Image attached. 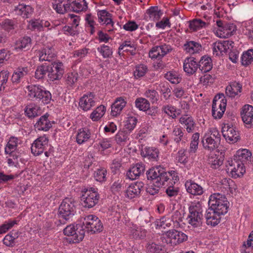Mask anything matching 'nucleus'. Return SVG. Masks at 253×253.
I'll return each instance as SVG.
<instances>
[{
  "label": "nucleus",
  "instance_id": "1",
  "mask_svg": "<svg viewBox=\"0 0 253 253\" xmlns=\"http://www.w3.org/2000/svg\"><path fill=\"white\" fill-rule=\"evenodd\" d=\"M25 91L28 97L32 100L41 101L43 104L49 103L51 100L50 92L40 85L30 84L26 87Z\"/></svg>",
  "mask_w": 253,
  "mask_h": 253
},
{
  "label": "nucleus",
  "instance_id": "2",
  "mask_svg": "<svg viewBox=\"0 0 253 253\" xmlns=\"http://www.w3.org/2000/svg\"><path fill=\"white\" fill-rule=\"evenodd\" d=\"M82 230L88 233L94 234L102 231L103 225L101 220L95 215H85L82 218Z\"/></svg>",
  "mask_w": 253,
  "mask_h": 253
},
{
  "label": "nucleus",
  "instance_id": "3",
  "mask_svg": "<svg viewBox=\"0 0 253 253\" xmlns=\"http://www.w3.org/2000/svg\"><path fill=\"white\" fill-rule=\"evenodd\" d=\"M189 212L186 218L187 223L193 228L200 226L203 217L202 205L199 202L191 203L189 207Z\"/></svg>",
  "mask_w": 253,
  "mask_h": 253
},
{
  "label": "nucleus",
  "instance_id": "4",
  "mask_svg": "<svg viewBox=\"0 0 253 253\" xmlns=\"http://www.w3.org/2000/svg\"><path fill=\"white\" fill-rule=\"evenodd\" d=\"M210 208L219 213L225 214L228 211L229 202L225 196L219 193H214L210 196L209 200Z\"/></svg>",
  "mask_w": 253,
  "mask_h": 253
},
{
  "label": "nucleus",
  "instance_id": "5",
  "mask_svg": "<svg viewBox=\"0 0 253 253\" xmlns=\"http://www.w3.org/2000/svg\"><path fill=\"white\" fill-rule=\"evenodd\" d=\"M226 100L223 94L216 95L212 102V115L215 119H220L226 109Z\"/></svg>",
  "mask_w": 253,
  "mask_h": 253
},
{
  "label": "nucleus",
  "instance_id": "6",
  "mask_svg": "<svg viewBox=\"0 0 253 253\" xmlns=\"http://www.w3.org/2000/svg\"><path fill=\"white\" fill-rule=\"evenodd\" d=\"M76 208L73 200L70 198H65L61 203L59 208V216L65 220L74 215Z\"/></svg>",
  "mask_w": 253,
  "mask_h": 253
},
{
  "label": "nucleus",
  "instance_id": "7",
  "mask_svg": "<svg viewBox=\"0 0 253 253\" xmlns=\"http://www.w3.org/2000/svg\"><path fill=\"white\" fill-rule=\"evenodd\" d=\"M209 133H205L203 136L202 143L204 148L208 151H211L218 147L220 140V135L217 129H212L210 135L212 134L214 138H211Z\"/></svg>",
  "mask_w": 253,
  "mask_h": 253
},
{
  "label": "nucleus",
  "instance_id": "8",
  "mask_svg": "<svg viewBox=\"0 0 253 253\" xmlns=\"http://www.w3.org/2000/svg\"><path fill=\"white\" fill-rule=\"evenodd\" d=\"M163 238L165 242L171 245H176L186 241L187 236L184 233L177 230H171L166 232L163 234Z\"/></svg>",
  "mask_w": 253,
  "mask_h": 253
},
{
  "label": "nucleus",
  "instance_id": "9",
  "mask_svg": "<svg viewBox=\"0 0 253 253\" xmlns=\"http://www.w3.org/2000/svg\"><path fill=\"white\" fill-rule=\"evenodd\" d=\"M98 199L99 195L97 189L94 188L86 189L81 197L82 205L87 208L94 207L98 203Z\"/></svg>",
  "mask_w": 253,
  "mask_h": 253
},
{
  "label": "nucleus",
  "instance_id": "10",
  "mask_svg": "<svg viewBox=\"0 0 253 253\" xmlns=\"http://www.w3.org/2000/svg\"><path fill=\"white\" fill-rule=\"evenodd\" d=\"M216 24L218 26L214 33L219 38H227L233 35L236 30V26L233 23L223 24L221 21H217Z\"/></svg>",
  "mask_w": 253,
  "mask_h": 253
},
{
  "label": "nucleus",
  "instance_id": "11",
  "mask_svg": "<svg viewBox=\"0 0 253 253\" xmlns=\"http://www.w3.org/2000/svg\"><path fill=\"white\" fill-rule=\"evenodd\" d=\"M227 167L231 177L234 178L243 176L246 172L244 164L242 162L233 160V159L228 161Z\"/></svg>",
  "mask_w": 253,
  "mask_h": 253
},
{
  "label": "nucleus",
  "instance_id": "12",
  "mask_svg": "<svg viewBox=\"0 0 253 253\" xmlns=\"http://www.w3.org/2000/svg\"><path fill=\"white\" fill-rule=\"evenodd\" d=\"M172 50L171 46L166 43L153 47L149 52V56L152 59H161Z\"/></svg>",
  "mask_w": 253,
  "mask_h": 253
},
{
  "label": "nucleus",
  "instance_id": "13",
  "mask_svg": "<svg viewBox=\"0 0 253 253\" xmlns=\"http://www.w3.org/2000/svg\"><path fill=\"white\" fill-rule=\"evenodd\" d=\"M45 28L51 30L53 28V25L48 20L39 18H33L28 21L27 28L31 31L41 32Z\"/></svg>",
  "mask_w": 253,
  "mask_h": 253
},
{
  "label": "nucleus",
  "instance_id": "14",
  "mask_svg": "<svg viewBox=\"0 0 253 253\" xmlns=\"http://www.w3.org/2000/svg\"><path fill=\"white\" fill-rule=\"evenodd\" d=\"M165 172L164 169L160 166L153 168L147 172V178L156 183L157 181L161 182L162 184L166 182Z\"/></svg>",
  "mask_w": 253,
  "mask_h": 253
},
{
  "label": "nucleus",
  "instance_id": "15",
  "mask_svg": "<svg viewBox=\"0 0 253 253\" xmlns=\"http://www.w3.org/2000/svg\"><path fill=\"white\" fill-rule=\"evenodd\" d=\"M48 139L44 135L37 138L33 143L31 146V152L36 156H38L42 153L47 148L48 145Z\"/></svg>",
  "mask_w": 253,
  "mask_h": 253
},
{
  "label": "nucleus",
  "instance_id": "16",
  "mask_svg": "<svg viewBox=\"0 0 253 253\" xmlns=\"http://www.w3.org/2000/svg\"><path fill=\"white\" fill-rule=\"evenodd\" d=\"M222 133L223 137L229 143H234L239 139L238 131L234 127L228 124L223 125Z\"/></svg>",
  "mask_w": 253,
  "mask_h": 253
},
{
  "label": "nucleus",
  "instance_id": "17",
  "mask_svg": "<svg viewBox=\"0 0 253 253\" xmlns=\"http://www.w3.org/2000/svg\"><path fill=\"white\" fill-rule=\"evenodd\" d=\"M64 73V66L61 62H54L49 66L48 77L51 81L60 80Z\"/></svg>",
  "mask_w": 253,
  "mask_h": 253
},
{
  "label": "nucleus",
  "instance_id": "18",
  "mask_svg": "<svg viewBox=\"0 0 253 253\" xmlns=\"http://www.w3.org/2000/svg\"><path fill=\"white\" fill-rule=\"evenodd\" d=\"M97 102L95 95L92 93L84 94L80 99L79 106L84 111H88L94 107Z\"/></svg>",
  "mask_w": 253,
  "mask_h": 253
},
{
  "label": "nucleus",
  "instance_id": "19",
  "mask_svg": "<svg viewBox=\"0 0 253 253\" xmlns=\"http://www.w3.org/2000/svg\"><path fill=\"white\" fill-rule=\"evenodd\" d=\"M63 233L66 236H72L74 242L78 243L84 239L85 231L82 230L80 231H78L74 225L70 224L64 229Z\"/></svg>",
  "mask_w": 253,
  "mask_h": 253
},
{
  "label": "nucleus",
  "instance_id": "20",
  "mask_svg": "<svg viewBox=\"0 0 253 253\" xmlns=\"http://www.w3.org/2000/svg\"><path fill=\"white\" fill-rule=\"evenodd\" d=\"M233 44L234 42L230 41L215 42L213 44V54L216 56L222 55L227 52L230 47H232Z\"/></svg>",
  "mask_w": 253,
  "mask_h": 253
},
{
  "label": "nucleus",
  "instance_id": "21",
  "mask_svg": "<svg viewBox=\"0 0 253 253\" xmlns=\"http://www.w3.org/2000/svg\"><path fill=\"white\" fill-rule=\"evenodd\" d=\"M144 184L141 181L131 183L126 191V196L129 199L134 198L140 194L143 188Z\"/></svg>",
  "mask_w": 253,
  "mask_h": 253
},
{
  "label": "nucleus",
  "instance_id": "22",
  "mask_svg": "<svg viewBox=\"0 0 253 253\" xmlns=\"http://www.w3.org/2000/svg\"><path fill=\"white\" fill-rule=\"evenodd\" d=\"M21 141L17 137H11L9 139L5 147L4 152L6 155L16 157L17 149L18 144Z\"/></svg>",
  "mask_w": 253,
  "mask_h": 253
},
{
  "label": "nucleus",
  "instance_id": "23",
  "mask_svg": "<svg viewBox=\"0 0 253 253\" xmlns=\"http://www.w3.org/2000/svg\"><path fill=\"white\" fill-rule=\"evenodd\" d=\"M223 214V213H219L215 210L209 208L205 214L207 224L213 226L217 225L220 222L221 215Z\"/></svg>",
  "mask_w": 253,
  "mask_h": 253
},
{
  "label": "nucleus",
  "instance_id": "24",
  "mask_svg": "<svg viewBox=\"0 0 253 253\" xmlns=\"http://www.w3.org/2000/svg\"><path fill=\"white\" fill-rule=\"evenodd\" d=\"M242 120L245 124L250 126L253 124V107L252 105H245L241 112Z\"/></svg>",
  "mask_w": 253,
  "mask_h": 253
},
{
  "label": "nucleus",
  "instance_id": "25",
  "mask_svg": "<svg viewBox=\"0 0 253 253\" xmlns=\"http://www.w3.org/2000/svg\"><path fill=\"white\" fill-rule=\"evenodd\" d=\"M145 170V167L141 163H137L131 167L126 173L127 177L130 180L137 179Z\"/></svg>",
  "mask_w": 253,
  "mask_h": 253
},
{
  "label": "nucleus",
  "instance_id": "26",
  "mask_svg": "<svg viewBox=\"0 0 253 253\" xmlns=\"http://www.w3.org/2000/svg\"><path fill=\"white\" fill-rule=\"evenodd\" d=\"M70 1L69 0H53L52 7L59 14H64L70 10Z\"/></svg>",
  "mask_w": 253,
  "mask_h": 253
},
{
  "label": "nucleus",
  "instance_id": "27",
  "mask_svg": "<svg viewBox=\"0 0 253 253\" xmlns=\"http://www.w3.org/2000/svg\"><path fill=\"white\" fill-rule=\"evenodd\" d=\"M31 39L29 37L20 38L14 43V49L17 51L27 50L31 46Z\"/></svg>",
  "mask_w": 253,
  "mask_h": 253
},
{
  "label": "nucleus",
  "instance_id": "28",
  "mask_svg": "<svg viewBox=\"0 0 253 253\" xmlns=\"http://www.w3.org/2000/svg\"><path fill=\"white\" fill-rule=\"evenodd\" d=\"M40 61H50L56 55L54 49L52 47L47 46L37 52Z\"/></svg>",
  "mask_w": 253,
  "mask_h": 253
},
{
  "label": "nucleus",
  "instance_id": "29",
  "mask_svg": "<svg viewBox=\"0 0 253 253\" xmlns=\"http://www.w3.org/2000/svg\"><path fill=\"white\" fill-rule=\"evenodd\" d=\"M129 235L134 239H142L146 236L147 231L142 227L132 224L128 229Z\"/></svg>",
  "mask_w": 253,
  "mask_h": 253
},
{
  "label": "nucleus",
  "instance_id": "30",
  "mask_svg": "<svg viewBox=\"0 0 253 253\" xmlns=\"http://www.w3.org/2000/svg\"><path fill=\"white\" fill-rule=\"evenodd\" d=\"M14 11L17 15L21 16L24 18H28L32 15L34 9L29 5L19 4L15 6Z\"/></svg>",
  "mask_w": 253,
  "mask_h": 253
},
{
  "label": "nucleus",
  "instance_id": "31",
  "mask_svg": "<svg viewBox=\"0 0 253 253\" xmlns=\"http://www.w3.org/2000/svg\"><path fill=\"white\" fill-rule=\"evenodd\" d=\"M199 65L193 57L186 58L183 62V70L187 74L193 75L196 73Z\"/></svg>",
  "mask_w": 253,
  "mask_h": 253
},
{
  "label": "nucleus",
  "instance_id": "32",
  "mask_svg": "<svg viewBox=\"0 0 253 253\" xmlns=\"http://www.w3.org/2000/svg\"><path fill=\"white\" fill-rule=\"evenodd\" d=\"M48 115L46 114L41 116L35 125V127L39 130L47 131L51 127L52 122L48 120Z\"/></svg>",
  "mask_w": 253,
  "mask_h": 253
},
{
  "label": "nucleus",
  "instance_id": "33",
  "mask_svg": "<svg viewBox=\"0 0 253 253\" xmlns=\"http://www.w3.org/2000/svg\"><path fill=\"white\" fill-rule=\"evenodd\" d=\"M242 85L239 82H233L226 88V94L227 96L234 98L241 93Z\"/></svg>",
  "mask_w": 253,
  "mask_h": 253
},
{
  "label": "nucleus",
  "instance_id": "34",
  "mask_svg": "<svg viewBox=\"0 0 253 253\" xmlns=\"http://www.w3.org/2000/svg\"><path fill=\"white\" fill-rule=\"evenodd\" d=\"M185 187L187 192L193 195H201L204 192L201 186L191 180L186 181Z\"/></svg>",
  "mask_w": 253,
  "mask_h": 253
},
{
  "label": "nucleus",
  "instance_id": "35",
  "mask_svg": "<svg viewBox=\"0 0 253 253\" xmlns=\"http://www.w3.org/2000/svg\"><path fill=\"white\" fill-rule=\"evenodd\" d=\"M97 16L100 23L113 27L114 23L112 19L111 14L107 10H97Z\"/></svg>",
  "mask_w": 253,
  "mask_h": 253
},
{
  "label": "nucleus",
  "instance_id": "36",
  "mask_svg": "<svg viewBox=\"0 0 253 253\" xmlns=\"http://www.w3.org/2000/svg\"><path fill=\"white\" fill-rule=\"evenodd\" d=\"M184 49L186 52L190 54H194L202 51V46L199 42L189 41L184 44Z\"/></svg>",
  "mask_w": 253,
  "mask_h": 253
},
{
  "label": "nucleus",
  "instance_id": "37",
  "mask_svg": "<svg viewBox=\"0 0 253 253\" xmlns=\"http://www.w3.org/2000/svg\"><path fill=\"white\" fill-rule=\"evenodd\" d=\"M126 101L120 97L117 98L111 107V115L113 116H117L120 114L123 108L126 105Z\"/></svg>",
  "mask_w": 253,
  "mask_h": 253
},
{
  "label": "nucleus",
  "instance_id": "38",
  "mask_svg": "<svg viewBox=\"0 0 253 253\" xmlns=\"http://www.w3.org/2000/svg\"><path fill=\"white\" fill-rule=\"evenodd\" d=\"M91 133L88 129L83 128L79 129L76 134V142L81 145L87 142L90 138Z\"/></svg>",
  "mask_w": 253,
  "mask_h": 253
},
{
  "label": "nucleus",
  "instance_id": "39",
  "mask_svg": "<svg viewBox=\"0 0 253 253\" xmlns=\"http://www.w3.org/2000/svg\"><path fill=\"white\" fill-rule=\"evenodd\" d=\"M179 123L185 126L186 131L188 133L192 132L195 127V123L191 117L187 115L183 116L180 118Z\"/></svg>",
  "mask_w": 253,
  "mask_h": 253
},
{
  "label": "nucleus",
  "instance_id": "40",
  "mask_svg": "<svg viewBox=\"0 0 253 253\" xmlns=\"http://www.w3.org/2000/svg\"><path fill=\"white\" fill-rule=\"evenodd\" d=\"M146 14L149 20L156 21L162 16L163 12L158 6H151L146 10Z\"/></svg>",
  "mask_w": 253,
  "mask_h": 253
},
{
  "label": "nucleus",
  "instance_id": "41",
  "mask_svg": "<svg viewBox=\"0 0 253 253\" xmlns=\"http://www.w3.org/2000/svg\"><path fill=\"white\" fill-rule=\"evenodd\" d=\"M220 188L224 192L233 193L237 189L235 182L230 178H223L221 181Z\"/></svg>",
  "mask_w": 253,
  "mask_h": 253
},
{
  "label": "nucleus",
  "instance_id": "42",
  "mask_svg": "<svg viewBox=\"0 0 253 253\" xmlns=\"http://www.w3.org/2000/svg\"><path fill=\"white\" fill-rule=\"evenodd\" d=\"M28 69L27 67H18L14 72L11 81L12 83L18 84L28 74Z\"/></svg>",
  "mask_w": 253,
  "mask_h": 253
},
{
  "label": "nucleus",
  "instance_id": "43",
  "mask_svg": "<svg viewBox=\"0 0 253 253\" xmlns=\"http://www.w3.org/2000/svg\"><path fill=\"white\" fill-rule=\"evenodd\" d=\"M142 154L144 157L151 161H157L159 157V150L154 147H145L142 150Z\"/></svg>",
  "mask_w": 253,
  "mask_h": 253
},
{
  "label": "nucleus",
  "instance_id": "44",
  "mask_svg": "<svg viewBox=\"0 0 253 253\" xmlns=\"http://www.w3.org/2000/svg\"><path fill=\"white\" fill-rule=\"evenodd\" d=\"M25 113L29 118H34L41 114V111L39 106L30 104L25 108Z\"/></svg>",
  "mask_w": 253,
  "mask_h": 253
},
{
  "label": "nucleus",
  "instance_id": "45",
  "mask_svg": "<svg viewBox=\"0 0 253 253\" xmlns=\"http://www.w3.org/2000/svg\"><path fill=\"white\" fill-rule=\"evenodd\" d=\"M70 4V10L76 12L84 11L87 8V4L85 0H74Z\"/></svg>",
  "mask_w": 253,
  "mask_h": 253
},
{
  "label": "nucleus",
  "instance_id": "46",
  "mask_svg": "<svg viewBox=\"0 0 253 253\" xmlns=\"http://www.w3.org/2000/svg\"><path fill=\"white\" fill-rule=\"evenodd\" d=\"M252 156L251 152L247 149H240L236 151L234 155V159L233 160H236L242 162L247 161Z\"/></svg>",
  "mask_w": 253,
  "mask_h": 253
},
{
  "label": "nucleus",
  "instance_id": "47",
  "mask_svg": "<svg viewBox=\"0 0 253 253\" xmlns=\"http://www.w3.org/2000/svg\"><path fill=\"white\" fill-rule=\"evenodd\" d=\"M199 68L203 72H208L212 68L211 59L209 56H203L199 62Z\"/></svg>",
  "mask_w": 253,
  "mask_h": 253
},
{
  "label": "nucleus",
  "instance_id": "48",
  "mask_svg": "<svg viewBox=\"0 0 253 253\" xmlns=\"http://www.w3.org/2000/svg\"><path fill=\"white\" fill-rule=\"evenodd\" d=\"M130 132L127 130H120L115 136V140L117 144L121 146L126 145L129 140Z\"/></svg>",
  "mask_w": 253,
  "mask_h": 253
},
{
  "label": "nucleus",
  "instance_id": "49",
  "mask_svg": "<svg viewBox=\"0 0 253 253\" xmlns=\"http://www.w3.org/2000/svg\"><path fill=\"white\" fill-rule=\"evenodd\" d=\"M105 112L106 107L101 105L92 112L90 115V118L94 122L98 121L104 116Z\"/></svg>",
  "mask_w": 253,
  "mask_h": 253
},
{
  "label": "nucleus",
  "instance_id": "50",
  "mask_svg": "<svg viewBox=\"0 0 253 253\" xmlns=\"http://www.w3.org/2000/svg\"><path fill=\"white\" fill-rule=\"evenodd\" d=\"M206 23L200 19H194L189 21V28L192 31L195 32L205 28Z\"/></svg>",
  "mask_w": 253,
  "mask_h": 253
},
{
  "label": "nucleus",
  "instance_id": "51",
  "mask_svg": "<svg viewBox=\"0 0 253 253\" xmlns=\"http://www.w3.org/2000/svg\"><path fill=\"white\" fill-rule=\"evenodd\" d=\"M148 71L147 65L143 64H138L135 66L133 71L134 77L135 79H138L144 76Z\"/></svg>",
  "mask_w": 253,
  "mask_h": 253
},
{
  "label": "nucleus",
  "instance_id": "52",
  "mask_svg": "<svg viewBox=\"0 0 253 253\" xmlns=\"http://www.w3.org/2000/svg\"><path fill=\"white\" fill-rule=\"evenodd\" d=\"M253 62V49H250L244 52L241 56L242 64L247 66Z\"/></svg>",
  "mask_w": 253,
  "mask_h": 253
},
{
  "label": "nucleus",
  "instance_id": "53",
  "mask_svg": "<svg viewBox=\"0 0 253 253\" xmlns=\"http://www.w3.org/2000/svg\"><path fill=\"white\" fill-rule=\"evenodd\" d=\"M162 111L173 119L175 118L177 115L179 114L177 109L170 104L164 105L162 108Z\"/></svg>",
  "mask_w": 253,
  "mask_h": 253
},
{
  "label": "nucleus",
  "instance_id": "54",
  "mask_svg": "<svg viewBox=\"0 0 253 253\" xmlns=\"http://www.w3.org/2000/svg\"><path fill=\"white\" fill-rule=\"evenodd\" d=\"M184 132L182 128L179 126H175L173 127L172 136L173 140L177 143H179L182 139Z\"/></svg>",
  "mask_w": 253,
  "mask_h": 253
},
{
  "label": "nucleus",
  "instance_id": "55",
  "mask_svg": "<svg viewBox=\"0 0 253 253\" xmlns=\"http://www.w3.org/2000/svg\"><path fill=\"white\" fill-rule=\"evenodd\" d=\"M137 123L136 117L132 116H128L125 121V127L127 131L130 132L135 127Z\"/></svg>",
  "mask_w": 253,
  "mask_h": 253
},
{
  "label": "nucleus",
  "instance_id": "56",
  "mask_svg": "<svg viewBox=\"0 0 253 253\" xmlns=\"http://www.w3.org/2000/svg\"><path fill=\"white\" fill-rule=\"evenodd\" d=\"M199 136L200 134L198 132H196L193 134L188 150L190 154H194L196 152L199 144Z\"/></svg>",
  "mask_w": 253,
  "mask_h": 253
},
{
  "label": "nucleus",
  "instance_id": "57",
  "mask_svg": "<svg viewBox=\"0 0 253 253\" xmlns=\"http://www.w3.org/2000/svg\"><path fill=\"white\" fill-rule=\"evenodd\" d=\"M208 161L212 168L217 169L222 165L223 158L222 157H219L216 155H211L209 157Z\"/></svg>",
  "mask_w": 253,
  "mask_h": 253
},
{
  "label": "nucleus",
  "instance_id": "58",
  "mask_svg": "<svg viewBox=\"0 0 253 253\" xmlns=\"http://www.w3.org/2000/svg\"><path fill=\"white\" fill-rule=\"evenodd\" d=\"M15 27L16 22L13 20L6 19L0 21V28L7 32L14 29Z\"/></svg>",
  "mask_w": 253,
  "mask_h": 253
},
{
  "label": "nucleus",
  "instance_id": "59",
  "mask_svg": "<svg viewBox=\"0 0 253 253\" xmlns=\"http://www.w3.org/2000/svg\"><path fill=\"white\" fill-rule=\"evenodd\" d=\"M165 77L172 84H177L181 81V78L179 74L175 71H169L167 72Z\"/></svg>",
  "mask_w": 253,
  "mask_h": 253
},
{
  "label": "nucleus",
  "instance_id": "60",
  "mask_svg": "<svg viewBox=\"0 0 253 253\" xmlns=\"http://www.w3.org/2000/svg\"><path fill=\"white\" fill-rule=\"evenodd\" d=\"M49 69V66L46 65H42L38 67L35 71V78L37 79H42L47 73L48 74Z\"/></svg>",
  "mask_w": 253,
  "mask_h": 253
},
{
  "label": "nucleus",
  "instance_id": "61",
  "mask_svg": "<svg viewBox=\"0 0 253 253\" xmlns=\"http://www.w3.org/2000/svg\"><path fill=\"white\" fill-rule=\"evenodd\" d=\"M95 18L91 14H86L85 16V20L87 26L90 28V33L93 34L95 32V26L96 25L95 21Z\"/></svg>",
  "mask_w": 253,
  "mask_h": 253
},
{
  "label": "nucleus",
  "instance_id": "62",
  "mask_svg": "<svg viewBox=\"0 0 253 253\" xmlns=\"http://www.w3.org/2000/svg\"><path fill=\"white\" fill-rule=\"evenodd\" d=\"M135 106L141 111H146L150 108L149 101L143 98L137 99L135 101Z\"/></svg>",
  "mask_w": 253,
  "mask_h": 253
},
{
  "label": "nucleus",
  "instance_id": "63",
  "mask_svg": "<svg viewBox=\"0 0 253 253\" xmlns=\"http://www.w3.org/2000/svg\"><path fill=\"white\" fill-rule=\"evenodd\" d=\"M243 32L251 40L253 41V22L251 21L246 22Z\"/></svg>",
  "mask_w": 253,
  "mask_h": 253
},
{
  "label": "nucleus",
  "instance_id": "64",
  "mask_svg": "<svg viewBox=\"0 0 253 253\" xmlns=\"http://www.w3.org/2000/svg\"><path fill=\"white\" fill-rule=\"evenodd\" d=\"M155 224L157 228H163L164 229L166 227H169L171 225V220L168 217L165 216L156 220Z\"/></svg>",
  "mask_w": 253,
  "mask_h": 253
}]
</instances>
